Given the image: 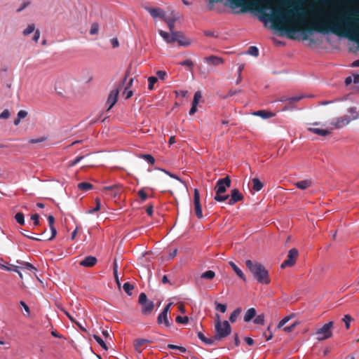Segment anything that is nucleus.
Returning <instances> with one entry per match:
<instances>
[{"label":"nucleus","instance_id":"f257e3e1","mask_svg":"<svg viewBox=\"0 0 359 359\" xmlns=\"http://www.w3.org/2000/svg\"><path fill=\"white\" fill-rule=\"evenodd\" d=\"M266 6H271L266 0H237V12L247 13L257 11L260 20L271 21L276 27L284 30L288 35L297 34L307 26L323 33H332L344 36L359 43V18L349 15L338 16L334 11H327L323 6H311L306 13L294 8L283 13H268Z\"/></svg>","mask_w":359,"mask_h":359},{"label":"nucleus","instance_id":"f03ea898","mask_svg":"<svg viewBox=\"0 0 359 359\" xmlns=\"http://www.w3.org/2000/svg\"><path fill=\"white\" fill-rule=\"evenodd\" d=\"M245 264L248 270L259 283L267 285L270 283L268 271L262 264L248 259L245 262Z\"/></svg>","mask_w":359,"mask_h":359},{"label":"nucleus","instance_id":"7ed1b4c3","mask_svg":"<svg viewBox=\"0 0 359 359\" xmlns=\"http://www.w3.org/2000/svg\"><path fill=\"white\" fill-rule=\"evenodd\" d=\"M215 318V337L216 340H220L228 337L231 334V328L229 323L227 320L222 321L221 317L218 314H216Z\"/></svg>","mask_w":359,"mask_h":359},{"label":"nucleus","instance_id":"20e7f679","mask_svg":"<svg viewBox=\"0 0 359 359\" xmlns=\"http://www.w3.org/2000/svg\"><path fill=\"white\" fill-rule=\"evenodd\" d=\"M333 324L332 321H329L318 328L315 333L316 339L320 341L330 338L332 335Z\"/></svg>","mask_w":359,"mask_h":359},{"label":"nucleus","instance_id":"39448f33","mask_svg":"<svg viewBox=\"0 0 359 359\" xmlns=\"http://www.w3.org/2000/svg\"><path fill=\"white\" fill-rule=\"evenodd\" d=\"M139 302L142 305V311L144 314H149L154 309V303L148 301L145 293H141L139 296Z\"/></svg>","mask_w":359,"mask_h":359},{"label":"nucleus","instance_id":"423d86ee","mask_svg":"<svg viewBox=\"0 0 359 359\" xmlns=\"http://www.w3.org/2000/svg\"><path fill=\"white\" fill-rule=\"evenodd\" d=\"M231 186V180L229 177L219 179L215 187V194H224Z\"/></svg>","mask_w":359,"mask_h":359},{"label":"nucleus","instance_id":"0eeeda50","mask_svg":"<svg viewBox=\"0 0 359 359\" xmlns=\"http://www.w3.org/2000/svg\"><path fill=\"white\" fill-rule=\"evenodd\" d=\"M298 250L295 248H292L289 250L287 259H285L280 265L282 269L287 266H292L297 261L298 257Z\"/></svg>","mask_w":359,"mask_h":359},{"label":"nucleus","instance_id":"6e6552de","mask_svg":"<svg viewBox=\"0 0 359 359\" xmlns=\"http://www.w3.org/2000/svg\"><path fill=\"white\" fill-rule=\"evenodd\" d=\"M119 92L120 89L118 88H114L110 91L107 100V105L108 107L107 110L111 109L116 103Z\"/></svg>","mask_w":359,"mask_h":359},{"label":"nucleus","instance_id":"1a4fd4ad","mask_svg":"<svg viewBox=\"0 0 359 359\" xmlns=\"http://www.w3.org/2000/svg\"><path fill=\"white\" fill-rule=\"evenodd\" d=\"M172 303L167 304L163 309V311L158 315L157 320L158 324L164 323L165 326L169 327L170 323L168 321V314Z\"/></svg>","mask_w":359,"mask_h":359},{"label":"nucleus","instance_id":"9d476101","mask_svg":"<svg viewBox=\"0 0 359 359\" xmlns=\"http://www.w3.org/2000/svg\"><path fill=\"white\" fill-rule=\"evenodd\" d=\"M243 198L242 194L237 189H233L231 191V194L229 195V200L228 204L230 205H234L237 202L241 201Z\"/></svg>","mask_w":359,"mask_h":359},{"label":"nucleus","instance_id":"9b49d317","mask_svg":"<svg viewBox=\"0 0 359 359\" xmlns=\"http://www.w3.org/2000/svg\"><path fill=\"white\" fill-rule=\"evenodd\" d=\"M158 34L167 43L175 42L177 32H170V33H168L163 30H159Z\"/></svg>","mask_w":359,"mask_h":359},{"label":"nucleus","instance_id":"f8f14e48","mask_svg":"<svg viewBox=\"0 0 359 359\" xmlns=\"http://www.w3.org/2000/svg\"><path fill=\"white\" fill-rule=\"evenodd\" d=\"M146 10L154 19L157 18L164 19L165 17V13L160 8H147Z\"/></svg>","mask_w":359,"mask_h":359},{"label":"nucleus","instance_id":"ddd939ff","mask_svg":"<svg viewBox=\"0 0 359 359\" xmlns=\"http://www.w3.org/2000/svg\"><path fill=\"white\" fill-rule=\"evenodd\" d=\"M351 122V118L348 116H342L338 118L336 121L332 122L331 124L334 128H341L347 126Z\"/></svg>","mask_w":359,"mask_h":359},{"label":"nucleus","instance_id":"4468645a","mask_svg":"<svg viewBox=\"0 0 359 359\" xmlns=\"http://www.w3.org/2000/svg\"><path fill=\"white\" fill-rule=\"evenodd\" d=\"M175 41L178 42L179 45L182 46H189L191 44L190 40L186 39L184 34L180 32H177Z\"/></svg>","mask_w":359,"mask_h":359},{"label":"nucleus","instance_id":"2eb2a0df","mask_svg":"<svg viewBox=\"0 0 359 359\" xmlns=\"http://www.w3.org/2000/svg\"><path fill=\"white\" fill-rule=\"evenodd\" d=\"M97 263V258L94 256L86 257L81 262L80 265L84 267H91Z\"/></svg>","mask_w":359,"mask_h":359},{"label":"nucleus","instance_id":"dca6fc26","mask_svg":"<svg viewBox=\"0 0 359 359\" xmlns=\"http://www.w3.org/2000/svg\"><path fill=\"white\" fill-rule=\"evenodd\" d=\"M156 169L161 170L162 172H165V174H167L170 177L178 180L182 184L183 190L186 193H188V187H187V184L185 183V182L184 180H182L181 178H180L177 175H176L175 174H172V173L170 172L169 171H167L165 169H161V168H156Z\"/></svg>","mask_w":359,"mask_h":359},{"label":"nucleus","instance_id":"f3484780","mask_svg":"<svg viewBox=\"0 0 359 359\" xmlns=\"http://www.w3.org/2000/svg\"><path fill=\"white\" fill-rule=\"evenodd\" d=\"M308 130L314 134H316L318 135L323 136V137L327 136V135H330L331 133V130H328V129H325V128H315V127H309L308 128Z\"/></svg>","mask_w":359,"mask_h":359},{"label":"nucleus","instance_id":"a211bd4d","mask_svg":"<svg viewBox=\"0 0 359 359\" xmlns=\"http://www.w3.org/2000/svg\"><path fill=\"white\" fill-rule=\"evenodd\" d=\"M207 62L213 66H217L223 63V60L222 57H219L217 56H210L205 58Z\"/></svg>","mask_w":359,"mask_h":359},{"label":"nucleus","instance_id":"6ab92c4d","mask_svg":"<svg viewBox=\"0 0 359 359\" xmlns=\"http://www.w3.org/2000/svg\"><path fill=\"white\" fill-rule=\"evenodd\" d=\"M257 314L256 310L254 308L248 309L244 315L243 320L245 322L248 323L255 318Z\"/></svg>","mask_w":359,"mask_h":359},{"label":"nucleus","instance_id":"aec40b11","mask_svg":"<svg viewBox=\"0 0 359 359\" xmlns=\"http://www.w3.org/2000/svg\"><path fill=\"white\" fill-rule=\"evenodd\" d=\"M294 185L302 190H304L312 185V181L311 180H304L299 181L294 183Z\"/></svg>","mask_w":359,"mask_h":359},{"label":"nucleus","instance_id":"412c9836","mask_svg":"<svg viewBox=\"0 0 359 359\" xmlns=\"http://www.w3.org/2000/svg\"><path fill=\"white\" fill-rule=\"evenodd\" d=\"M197 336L199 338V339H201L203 342L208 345H212L216 341L215 336L211 338H206L205 335L201 332H198L197 333Z\"/></svg>","mask_w":359,"mask_h":359},{"label":"nucleus","instance_id":"4be33fe9","mask_svg":"<svg viewBox=\"0 0 359 359\" xmlns=\"http://www.w3.org/2000/svg\"><path fill=\"white\" fill-rule=\"evenodd\" d=\"M151 342V341L148 340V339H137L134 341V346H135V350L138 353H141L142 352V350L140 349V347L146 344V343H149Z\"/></svg>","mask_w":359,"mask_h":359},{"label":"nucleus","instance_id":"5701e85b","mask_svg":"<svg viewBox=\"0 0 359 359\" xmlns=\"http://www.w3.org/2000/svg\"><path fill=\"white\" fill-rule=\"evenodd\" d=\"M229 265L232 267L235 273L239 276L243 280L245 281L246 278L243 271L233 263V262H229Z\"/></svg>","mask_w":359,"mask_h":359},{"label":"nucleus","instance_id":"b1692460","mask_svg":"<svg viewBox=\"0 0 359 359\" xmlns=\"http://www.w3.org/2000/svg\"><path fill=\"white\" fill-rule=\"evenodd\" d=\"M194 206L196 216L198 219H202L203 218V215L202 212L201 202L194 203Z\"/></svg>","mask_w":359,"mask_h":359},{"label":"nucleus","instance_id":"393cba45","mask_svg":"<svg viewBox=\"0 0 359 359\" xmlns=\"http://www.w3.org/2000/svg\"><path fill=\"white\" fill-rule=\"evenodd\" d=\"M345 83L346 86L350 85L351 83H359V74H355L352 76H349L346 78Z\"/></svg>","mask_w":359,"mask_h":359},{"label":"nucleus","instance_id":"a878e982","mask_svg":"<svg viewBox=\"0 0 359 359\" xmlns=\"http://www.w3.org/2000/svg\"><path fill=\"white\" fill-rule=\"evenodd\" d=\"M304 97L302 95H295L292 97H282L280 101V102H288L289 103H292L294 102H298L302 100Z\"/></svg>","mask_w":359,"mask_h":359},{"label":"nucleus","instance_id":"bb28decb","mask_svg":"<svg viewBox=\"0 0 359 359\" xmlns=\"http://www.w3.org/2000/svg\"><path fill=\"white\" fill-rule=\"evenodd\" d=\"M20 268L21 269H27L28 271H30L33 272L34 273V275L36 276V278L39 279L37 277V276H36L37 269L32 264H30L29 262H25V263L22 264V265L20 266Z\"/></svg>","mask_w":359,"mask_h":359},{"label":"nucleus","instance_id":"cd10ccee","mask_svg":"<svg viewBox=\"0 0 359 359\" xmlns=\"http://www.w3.org/2000/svg\"><path fill=\"white\" fill-rule=\"evenodd\" d=\"M163 20L168 25L170 32H175L174 30L175 29V22L177 18H166L165 17V18Z\"/></svg>","mask_w":359,"mask_h":359},{"label":"nucleus","instance_id":"c85d7f7f","mask_svg":"<svg viewBox=\"0 0 359 359\" xmlns=\"http://www.w3.org/2000/svg\"><path fill=\"white\" fill-rule=\"evenodd\" d=\"M294 316L293 314L286 316L284 318H283L278 323L277 325V329H280L283 327L288 321H290L292 317Z\"/></svg>","mask_w":359,"mask_h":359},{"label":"nucleus","instance_id":"c756f323","mask_svg":"<svg viewBox=\"0 0 359 359\" xmlns=\"http://www.w3.org/2000/svg\"><path fill=\"white\" fill-rule=\"evenodd\" d=\"M252 115L260 116L263 118H268L271 116V114L270 112L264 110L255 111L252 113Z\"/></svg>","mask_w":359,"mask_h":359},{"label":"nucleus","instance_id":"7c9ffc66","mask_svg":"<svg viewBox=\"0 0 359 359\" xmlns=\"http://www.w3.org/2000/svg\"><path fill=\"white\" fill-rule=\"evenodd\" d=\"M252 187L256 191H260L263 187L262 182L258 178L252 179Z\"/></svg>","mask_w":359,"mask_h":359},{"label":"nucleus","instance_id":"2f4dec72","mask_svg":"<svg viewBox=\"0 0 359 359\" xmlns=\"http://www.w3.org/2000/svg\"><path fill=\"white\" fill-rule=\"evenodd\" d=\"M215 273L212 270H208L201 275V278L212 280L215 278Z\"/></svg>","mask_w":359,"mask_h":359},{"label":"nucleus","instance_id":"473e14b6","mask_svg":"<svg viewBox=\"0 0 359 359\" xmlns=\"http://www.w3.org/2000/svg\"><path fill=\"white\" fill-rule=\"evenodd\" d=\"M93 187V184L89 182H81L78 184V188L83 191H89Z\"/></svg>","mask_w":359,"mask_h":359},{"label":"nucleus","instance_id":"72a5a7b5","mask_svg":"<svg viewBox=\"0 0 359 359\" xmlns=\"http://www.w3.org/2000/svg\"><path fill=\"white\" fill-rule=\"evenodd\" d=\"M95 340L97 342V344L104 349V350H108V347L107 346V344L104 342V341L98 335L93 334V335Z\"/></svg>","mask_w":359,"mask_h":359},{"label":"nucleus","instance_id":"f704fd0d","mask_svg":"<svg viewBox=\"0 0 359 359\" xmlns=\"http://www.w3.org/2000/svg\"><path fill=\"white\" fill-rule=\"evenodd\" d=\"M140 158L146 160L150 164L155 163V159L151 154H140L137 156Z\"/></svg>","mask_w":359,"mask_h":359},{"label":"nucleus","instance_id":"c9c22d12","mask_svg":"<svg viewBox=\"0 0 359 359\" xmlns=\"http://www.w3.org/2000/svg\"><path fill=\"white\" fill-rule=\"evenodd\" d=\"M35 25L33 23L29 24L27 27L23 30L22 34L24 36L29 35L35 31Z\"/></svg>","mask_w":359,"mask_h":359},{"label":"nucleus","instance_id":"e433bc0d","mask_svg":"<svg viewBox=\"0 0 359 359\" xmlns=\"http://www.w3.org/2000/svg\"><path fill=\"white\" fill-rule=\"evenodd\" d=\"M241 308L236 309L230 315V317H229L230 321L231 323H234L236 320L238 316L241 314Z\"/></svg>","mask_w":359,"mask_h":359},{"label":"nucleus","instance_id":"4c0bfd02","mask_svg":"<svg viewBox=\"0 0 359 359\" xmlns=\"http://www.w3.org/2000/svg\"><path fill=\"white\" fill-rule=\"evenodd\" d=\"M265 322V316L264 313L256 315L254 323L257 325H264Z\"/></svg>","mask_w":359,"mask_h":359},{"label":"nucleus","instance_id":"58836bf2","mask_svg":"<svg viewBox=\"0 0 359 359\" xmlns=\"http://www.w3.org/2000/svg\"><path fill=\"white\" fill-rule=\"evenodd\" d=\"M229 198V194H218L214 196V200L217 202H223Z\"/></svg>","mask_w":359,"mask_h":359},{"label":"nucleus","instance_id":"ea45409f","mask_svg":"<svg viewBox=\"0 0 359 359\" xmlns=\"http://www.w3.org/2000/svg\"><path fill=\"white\" fill-rule=\"evenodd\" d=\"M123 289L126 293H127L128 295H131L134 287L132 284L129 283H125L123 285Z\"/></svg>","mask_w":359,"mask_h":359},{"label":"nucleus","instance_id":"a19ab883","mask_svg":"<svg viewBox=\"0 0 359 359\" xmlns=\"http://www.w3.org/2000/svg\"><path fill=\"white\" fill-rule=\"evenodd\" d=\"M348 113L350 114V117H348V118H351V121L355 120L358 118L359 114L355 107L349 108Z\"/></svg>","mask_w":359,"mask_h":359},{"label":"nucleus","instance_id":"79ce46f5","mask_svg":"<svg viewBox=\"0 0 359 359\" xmlns=\"http://www.w3.org/2000/svg\"><path fill=\"white\" fill-rule=\"evenodd\" d=\"M201 98H202V95H201V91H196L194 95V99H193V102H192L193 105L198 106Z\"/></svg>","mask_w":359,"mask_h":359},{"label":"nucleus","instance_id":"37998d69","mask_svg":"<svg viewBox=\"0 0 359 359\" xmlns=\"http://www.w3.org/2000/svg\"><path fill=\"white\" fill-rule=\"evenodd\" d=\"M15 219L18 224L21 225L25 224V216L22 212H18L15 215Z\"/></svg>","mask_w":359,"mask_h":359},{"label":"nucleus","instance_id":"c03bdc74","mask_svg":"<svg viewBox=\"0 0 359 359\" xmlns=\"http://www.w3.org/2000/svg\"><path fill=\"white\" fill-rule=\"evenodd\" d=\"M248 54L257 57L259 55V50L256 46H252L248 48Z\"/></svg>","mask_w":359,"mask_h":359},{"label":"nucleus","instance_id":"a18cd8bd","mask_svg":"<svg viewBox=\"0 0 359 359\" xmlns=\"http://www.w3.org/2000/svg\"><path fill=\"white\" fill-rule=\"evenodd\" d=\"M158 78L155 76H150L148 78V88L151 90L154 89V85L157 82Z\"/></svg>","mask_w":359,"mask_h":359},{"label":"nucleus","instance_id":"49530a36","mask_svg":"<svg viewBox=\"0 0 359 359\" xmlns=\"http://www.w3.org/2000/svg\"><path fill=\"white\" fill-rule=\"evenodd\" d=\"M215 308L217 311H220L221 313H225L226 311V305L218 303L217 302H215Z\"/></svg>","mask_w":359,"mask_h":359},{"label":"nucleus","instance_id":"de8ad7c7","mask_svg":"<svg viewBox=\"0 0 359 359\" xmlns=\"http://www.w3.org/2000/svg\"><path fill=\"white\" fill-rule=\"evenodd\" d=\"M175 320L178 323L187 324L189 322V318L187 316H178L176 317Z\"/></svg>","mask_w":359,"mask_h":359},{"label":"nucleus","instance_id":"09e8293b","mask_svg":"<svg viewBox=\"0 0 359 359\" xmlns=\"http://www.w3.org/2000/svg\"><path fill=\"white\" fill-rule=\"evenodd\" d=\"M99 31V25L97 23H93L90 29V34L91 35H94L98 33Z\"/></svg>","mask_w":359,"mask_h":359},{"label":"nucleus","instance_id":"8fccbe9b","mask_svg":"<svg viewBox=\"0 0 359 359\" xmlns=\"http://www.w3.org/2000/svg\"><path fill=\"white\" fill-rule=\"evenodd\" d=\"M168 348L170 349H177L182 353H185L187 351L186 348H184L183 346H180L173 345V344H168Z\"/></svg>","mask_w":359,"mask_h":359},{"label":"nucleus","instance_id":"3c124183","mask_svg":"<svg viewBox=\"0 0 359 359\" xmlns=\"http://www.w3.org/2000/svg\"><path fill=\"white\" fill-rule=\"evenodd\" d=\"M30 1L27 0V1H24L20 6L17 9V12L18 13H20L22 11H23L25 8H26L27 7H28L29 5H30Z\"/></svg>","mask_w":359,"mask_h":359},{"label":"nucleus","instance_id":"603ef678","mask_svg":"<svg viewBox=\"0 0 359 359\" xmlns=\"http://www.w3.org/2000/svg\"><path fill=\"white\" fill-rule=\"evenodd\" d=\"M351 320H352V318H351V316H349V315H345L344 316V317L343 318V321L346 324V329H348L350 327V323H351Z\"/></svg>","mask_w":359,"mask_h":359},{"label":"nucleus","instance_id":"864d4df0","mask_svg":"<svg viewBox=\"0 0 359 359\" xmlns=\"http://www.w3.org/2000/svg\"><path fill=\"white\" fill-rule=\"evenodd\" d=\"M133 90L129 89V88H126L123 93V95L125 97L126 99H129L130 97H131L133 96Z\"/></svg>","mask_w":359,"mask_h":359},{"label":"nucleus","instance_id":"5fc2aeb1","mask_svg":"<svg viewBox=\"0 0 359 359\" xmlns=\"http://www.w3.org/2000/svg\"><path fill=\"white\" fill-rule=\"evenodd\" d=\"M201 202L200 194L198 189H195L194 191V203Z\"/></svg>","mask_w":359,"mask_h":359},{"label":"nucleus","instance_id":"6e6d98bb","mask_svg":"<svg viewBox=\"0 0 359 359\" xmlns=\"http://www.w3.org/2000/svg\"><path fill=\"white\" fill-rule=\"evenodd\" d=\"M102 334L106 339L111 340V332L110 330H102Z\"/></svg>","mask_w":359,"mask_h":359},{"label":"nucleus","instance_id":"4d7b16f0","mask_svg":"<svg viewBox=\"0 0 359 359\" xmlns=\"http://www.w3.org/2000/svg\"><path fill=\"white\" fill-rule=\"evenodd\" d=\"M298 325V323H294L293 324H292L290 326H287V327H283V331L285 332H290L291 331H292L294 330V328Z\"/></svg>","mask_w":359,"mask_h":359},{"label":"nucleus","instance_id":"13d9d810","mask_svg":"<svg viewBox=\"0 0 359 359\" xmlns=\"http://www.w3.org/2000/svg\"><path fill=\"white\" fill-rule=\"evenodd\" d=\"M100 209V201L99 199H96V205L92 210L88 211L89 213L93 214V212L98 211Z\"/></svg>","mask_w":359,"mask_h":359},{"label":"nucleus","instance_id":"bf43d9fd","mask_svg":"<svg viewBox=\"0 0 359 359\" xmlns=\"http://www.w3.org/2000/svg\"><path fill=\"white\" fill-rule=\"evenodd\" d=\"M180 65H182V66H188L190 68H193L194 67L193 62L191 60H189V59L185 60L183 62H180Z\"/></svg>","mask_w":359,"mask_h":359},{"label":"nucleus","instance_id":"052dcab7","mask_svg":"<svg viewBox=\"0 0 359 359\" xmlns=\"http://www.w3.org/2000/svg\"><path fill=\"white\" fill-rule=\"evenodd\" d=\"M84 156H78L76 157L74 161H72L70 163H69V166L70 167H72V166H74L75 165H76L78 163H79L82 159L84 158Z\"/></svg>","mask_w":359,"mask_h":359},{"label":"nucleus","instance_id":"680f3d73","mask_svg":"<svg viewBox=\"0 0 359 359\" xmlns=\"http://www.w3.org/2000/svg\"><path fill=\"white\" fill-rule=\"evenodd\" d=\"M40 36H41L40 31L39 29H36L34 32V36H33V38H32L33 41H35L36 43H37L39 41Z\"/></svg>","mask_w":359,"mask_h":359},{"label":"nucleus","instance_id":"e2e57ef3","mask_svg":"<svg viewBox=\"0 0 359 359\" xmlns=\"http://www.w3.org/2000/svg\"><path fill=\"white\" fill-rule=\"evenodd\" d=\"M31 219L34 221V224L37 226L39 224V215L38 214H34L31 216Z\"/></svg>","mask_w":359,"mask_h":359},{"label":"nucleus","instance_id":"0e129e2a","mask_svg":"<svg viewBox=\"0 0 359 359\" xmlns=\"http://www.w3.org/2000/svg\"><path fill=\"white\" fill-rule=\"evenodd\" d=\"M10 116V112L8 109H4L1 114H0V118L6 119L8 118Z\"/></svg>","mask_w":359,"mask_h":359},{"label":"nucleus","instance_id":"69168bd1","mask_svg":"<svg viewBox=\"0 0 359 359\" xmlns=\"http://www.w3.org/2000/svg\"><path fill=\"white\" fill-rule=\"evenodd\" d=\"M46 139L47 138L45 137H41V138H39V139H32V140H29V143H31V144L40 143V142L46 141Z\"/></svg>","mask_w":359,"mask_h":359},{"label":"nucleus","instance_id":"338daca9","mask_svg":"<svg viewBox=\"0 0 359 359\" xmlns=\"http://www.w3.org/2000/svg\"><path fill=\"white\" fill-rule=\"evenodd\" d=\"M156 75L158 79H160L161 80H164L166 76V72L165 71L160 70L156 72Z\"/></svg>","mask_w":359,"mask_h":359},{"label":"nucleus","instance_id":"774afa93","mask_svg":"<svg viewBox=\"0 0 359 359\" xmlns=\"http://www.w3.org/2000/svg\"><path fill=\"white\" fill-rule=\"evenodd\" d=\"M27 116V112L25 110H20L18 112V118L20 119L24 118Z\"/></svg>","mask_w":359,"mask_h":359}]
</instances>
